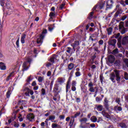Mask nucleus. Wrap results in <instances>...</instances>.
Masks as SVG:
<instances>
[{
	"instance_id": "nucleus-20",
	"label": "nucleus",
	"mask_w": 128,
	"mask_h": 128,
	"mask_svg": "<svg viewBox=\"0 0 128 128\" xmlns=\"http://www.w3.org/2000/svg\"><path fill=\"white\" fill-rule=\"evenodd\" d=\"M74 68V64H72V63H70L68 66V69L70 70H72V68Z\"/></svg>"
},
{
	"instance_id": "nucleus-53",
	"label": "nucleus",
	"mask_w": 128,
	"mask_h": 128,
	"mask_svg": "<svg viewBox=\"0 0 128 128\" xmlns=\"http://www.w3.org/2000/svg\"><path fill=\"white\" fill-rule=\"evenodd\" d=\"M128 16H124L122 18L121 20H126Z\"/></svg>"
},
{
	"instance_id": "nucleus-39",
	"label": "nucleus",
	"mask_w": 128,
	"mask_h": 128,
	"mask_svg": "<svg viewBox=\"0 0 128 128\" xmlns=\"http://www.w3.org/2000/svg\"><path fill=\"white\" fill-rule=\"evenodd\" d=\"M80 112H77L76 113L74 116H72V118H78V116H80Z\"/></svg>"
},
{
	"instance_id": "nucleus-47",
	"label": "nucleus",
	"mask_w": 128,
	"mask_h": 128,
	"mask_svg": "<svg viewBox=\"0 0 128 128\" xmlns=\"http://www.w3.org/2000/svg\"><path fill=\"white\" fill-rule=\"evenodd\" d=\"M76 76H80V73L79 72H77L75 74Z\"/></svg>"
},
{
	"instance_id": "nucleus-64",
	"label": "nucleus",
	"mask_w": 128,
	"mask_h": 128,
	"mask_svg": "<svg viewBox=\"0 0 128 128\" xmlns=\"http://www.w3.org/2000/svg\"><path fill=\"white\" fill-rule=\"evenodd\" d=\"M90 126H91V128H95V126H96V125L94 124H90Z\"/></svg>"
},
{
	"instance_id": "nucleus-27",
	"label": "nucleus",
	"mask_w": 128,
	"mask_h": 128,
	"mask_svg": "<svg viewBox=\"0 0 128 128\" xmlns=\"http://www.w3.org/2000/svg\"><path fill=\"white\" fill-rule=\"evenodd\" d=\"M102 108H104V106H102V105H100L97 107V110H98V112H102Z\"/></svg>"
},
{
	"instance_id": "nucleus-44",
	"label": "nucleus",
	"mask_w": 128,
	"mask_h": 128,
	"mask_svg": "<svg viewBox=\"0 0 128 128\" xmlns=\"http://www.w3.org/2000/svg\"><path fill=\"white\" fill-rule=\"evenodd\" d=\"M76 86V82L72 81V86Z\"/></svg>"
},
{
	"instance_id": "nucleus-56",
	"label": "nucleus",
	"mask_w": 128,
	"mask_h": 128,
	"mask_svg": "<svg viewBox=\"0 0 128 128\" xmlns=\"http://www.w3.org/2000/svg\"><path fill=\"white\" fill-rule=\"evenodd\" d=\"M102 122V118H98V122Z\"/></svg>"
},
{
	"instance_id": "nucleus-36",
	"label": "nucleus",
	"mask_w": 128,
	"mask_h": 128,
	"mask_svg": "<svg viewBox=\"0 0 128 128\" xmlns=\"http://www.w3.org/2000/svg\"><path fill=\"white\" fill-rule=\"evenodd\" d=\"M16 45L17 46L18 48H20V38H18L16 40Z\"/></svg>"
},
{
	"instance_id": "nucleus-1",
	"label": "nucleus",
	"mask_w": 128,
	"mask_h": 128,
	"mask_svg": "<svg viewBox=\"0 0 128 128\" xmlns=\"http://www.w3.org/2000/svg\"><path fill=\"white\" fill-rule=\"evenodd\" d=\"M30 62H32V57H27L26 62H24L22 64V68L24 71L28 70V66H30Z\"/></svg>"
},
{
	"instance_id": "nucleus-42",
	"label": "nucleus",
	"mask_w": 128,
	"mask_h": 128,
	"mask_svg": "<svg viewBox=\"0 0 128 128\" xmlns=\"http://www.w3.org/2000/svg\"><path fill=\"white\" fill-rule=\"evenodd\" d=\"M124 78L126 80H128V73H126V72L124 73Z\"/></svg>"
},
{
	"instance_id": "nucleus-54",
	"label": "nucleus",
	"mask_w": 128,
	"mask_h": 128,
	"mask_svg": "<svg viewBox=\"0 0 128 128\" xmlns=\"http://www.w3.org/2000/svg\"><path fill=\"white\" fill-rule=\"evenodd\" d=\"M0 58H4V54L2 51H0Z\"/></svg>"
},
{
	"instance_id": "nucleus-48",
	"label": "nucleus",
	"mask_w": 128,
	"mask_h": 128,
	"mask_svg": "<svg viewBox=\"0 0 128 128\" xmlns=\"http://www.w3.org/2000/svg\"><path fill=\"white\" fill-rule=\"evenodd\" d=\"M65 6V4H62L60 6V10H62V8H64V6Z\"/></svg>"
},
{
	"instance_id": "nucleus-22",
	"label": "nucleus",
	"mask_w": 128,
	"mask_h": 128,
	"mask_svg": "<svg viewBox=\"0 0 128 128\" xmlns=\"http://www.w3.org/2000/svg\"><path fill=\"white\" fill-rule=\"evenodd\" d=\"M107 32L108 34H112V28H107Z\"/></svg>"
},
{
	"instance_id": "nucleus-41",
	"label": "nucleus",
	"mask_w": 128,
	"mask_h": 128,
	"mask_svg": "<svg viewBox=\"0 0 128 128\" xmlns=\"http://www.w3.org/2000/svg\"><path fill=\"white\" fill-rule=\"evenodd\" d=\"M80 122H88V119L86 118H83L80 120Z\"/></svg>"
},
{
	"instance_id": "nucleus-18",
	"label": "nucleus",
	"mask_w": 128,
	"mask_h": 128,
	"mask_svg": "<svg viewBox=\"0 0 128 128\" xmlns=\"http://www.w3.org/2000/svg\"><path fill=\"white\" fill-rule=\"evenodd\" d=\"M104 106H105V108H108V99H106V98H104Z\"/></svg>"
},
{
	"instance_id": "nucleus-15",
	"label": "nucleus",
	"mask_w": 128,
	"mask_h": 128,
	"mask_svg": "<svg viewBox=\"0 0 128 128\" xmlns=\"http://www.w3.org/2000/svg\"><path fill=\"white\" fill-rule=\"evenodd\" d=\"M110 78L113 82H115L116 81L114 80V78H116V74H114V73H112L110 75Z\"/></svg>"
},
{
	"instance_id": "nucleus-58",
	"label": "nucleus",
	"mask_w": 128,
	"mask_h": 128,
	"mask_svg": "<svg viewBox=\"0 0 128 128\" xmlns=\"http://www.w3.org/2000/svg\"><path fill=\"white\" fill-rule=\"evenodd\" d=\"M14 72H12L9 76H10L12 78L14 76Z\"/></svg>"
},
{
	"instance_id": "nucleus-9",
	"label": "nucleus",
	"mask_w": 128,
	"mask_h": 128,
	"mask_svg": "<svg viewBox=\"0 0 128 128\" xmlns=\"http://www.w3.org/2000/svg\"><path fill=\"white\" fill-rule=\"evenodd\" d=\"M64 82H66V79L64 78L60 77L57 79V82L60 84H62Z\"/></svg>"
},
{
	"instance_id": "nucleus-7",
	"label": "nucleus",
	"mask_w": 128,
	"mask_h": 128,
	"mask_svg": "<svg viewBox=\"0 0 128 128\" xmlns=\"http://www.w3.org/2000/svg\"><path fill=\"white\" fill-rule=\"evenodd\" d=\"M108 60L110 64H114V60H116V58H114V56L110 55L108 56Z\"/></svg>"
},
{
	"instance_id": "nucleus-61",
	"label": "nucleus",
	"mask_w": 128,
	"mask_h": 128,
	"mask_svg": "<svg viewBox=\"0 0 128 128\" xmlns=\"http://www.w3.org/2000/svg\"><path fill=\"white\" fill-rule=\"evenodd\" d=\"M100 80L101 82H102V80H104V78H102V76H100Z\"/></svg>"
},
{
	"instance_id": "nucleus-14",
	"label": "nucleus",
	"mask_w": 128,
	"mask_h": 128,
	"mask_svg": "<svg viewBox=\"0 0 128 128\" xmlns=\"http://www.w3.org/2000/svg\"><path fill=\"white\" fill-rule=\"evenodd\" d=\"M116 40L114 39L110 40L108 42V44H110V46H114L116 45Z\"/></svg>"
},
{
	"instance_id": "nucleus-63",
	"label": "nucleus",
	"mask_w": 128,
	"mask_h": 128,
	"mask_svg": "<svg viewBox=\"0 0 128 128\" xmlns=\"http://www.w3.org/2000/svg\"><path fill=\"white\" fill-rule=\"evenodd\" d=\"M120 98L116 99V102H117V104H120Z\"/></svg>"
},
{
	"instance_id": "nucleus-4",
	"label": "nucleus",
	"mask_w": 128,
	"mask_h": 128,
	"mask_svg": "<svg viewBox=\"0 0 128 128\" xmlns=\"http://www.w3.org/2000/svg\"><path fill=\"white\" fill-rule=\"evenodd\" d=\"M26 116V112L23 111L20 114H19L18 116V118L19 120V122H22L24 120V116Z\"/></svg>"
},
{
	"instance_id": "nucleus-34",
	"label": "nucleus",
	"mask_w": 128,
	"mask_h": 128,
	"mask_svg": "<svg viewBox=\"0 0 128 128\" xmlns=\"http://www.w3.org/2000/svg\"><path fill=\"white\" fill-rule=\"evenodd\" d=\"M92 14H94L93 12L90 13L89 16L88 17V18H89V20H92Z\"/></svg>"
},
{
	"instance_id": "nucleus-49",
	"label": "nucleus",
	"mask_w": 128,
	"mask_h": 128,
	"mask_svg": "<svg viewBox=\"0 0 128 128\" xmlns=\"http://www.w3.org/2000/svg\"><path fill=\"white\" fill-rule=\"evenodd\" d=\"M52 76V72H50V71H48L47 72V76Z\"/></svg>"
},
{
	"instance_id": "nucleus-24",
	"label": "nucleus",
	"mask_w": 128,
	"mask_h": 128,
	"mask_svg": "<svg viewBox=\"0 0 128 128\" xmlns=\"http://www.w3.org/2000/svg\"><path fill=\"white\" fill-rule=\"evenodd\" d=\"M114 110H118L119 112H120L121 110H122V108L120 106H116L114 107Z\"/></svg>"
},
{
	"instance_id": "nucleus-32",
	"label": "nucleus",
	"mask_w": 128,
	"mask_h": 128,
	"mask_svg": "<svg viewBox=\"0 0 128 128\" xmlns=\"http://www.w3.org/2000/svg\"><path fill=\"white\" fill-rule=\"evenodd\" d=\"M113 54H118V49L116 48L113 50L112 52Z\"/></svg>"
},
{
	"instance_id": "nucleus-38",
	"label": "nucleus",
	"mask_w": 128,
	"mask_h": 128,
	"mask_svg": "<svg viewBox=\"0 0 128 128\" xmlns=\"http://www.w3.org/2000/svg\"><path fill=\"white\" fill-rule=\"evenodd\" d=\"M14 128H18L20 126V124L18 122H14Z\"/></svg>"
},
{
	"instance_id": "nucleus-35",
	"label": "nucleus",
	"mask_w": 128,
	"mask_h": 128,
	"mask_svg": "<svg viewBox=\"0 0 128 128\" xmlns=\"http://www.w3.org/2000/svg\"><path fill=\"white\" fill-rule=\"evenodd\" d=\"M52 128H58V124H52Z\"/></svg>"
},
{
	"instance_id": "nucleus-59",
	"label": "nucleus",
	"mask_w": 128,
	"mask_h": 128,
	"mask_svg": "<svg viewBox=\"0 0 128 128\" xmlns=\"http://www.w3.org/2000/svg\"><path fill=\"white\" fill-rule=\"evenodd\" d=\"M96 102H100V98H98V97H96Z\"/></svg>"
},
{
	"instance_id": "nucleus-25",
	"label": "nucleus",
	"mask_w": 128,
	"mask_h": 128,
	"mask_svg": "<svg viewBox=\"0 0 128 128\" xmlns=\"http://www.w3.org/2000/svg\"><path fill=\"white\" fill-rule=\"evenodd\" d=\"M10 94H12V91L10 90V89H8L6 93V96L8 98H10Z\"/></svg>"
},
{
	"instance_id": "nucleus-10",
	"label": "nucleus",
	"mask_w": 128,
	"mask_h": 128,
	"mask_svg": "<svg viewBox=\"0 0 128 128\" xmlns=\"http://www.w3.org/2000/svg\"><path fill=\"white\" fill-rule=\"evenodd\" d=\"M102 114L104 116H105V118H110V115L107 112H106V111L103 110L102 112Z\"/></svg>"
},
{
	"instance_id": "nucleus-30",
	"label": "nucleus",
	"mask_w": 128,
	"mask_h": 128,
	"mask_svg": "<svg viewBox=\"0 0 128 128\" xmlns=\"http://www.w3.org/2000/svg\"><path fill=\"white\" fill-rule=\"evenodd\" d=\"M74 118L72 116L70 123V126H72V124H74Z\"/></svg>"
},
{
	"instance_id": "nucleus-43",
	"label": "nucleus",
	"mask_w": 128,
	"mask_h": 128,
	"mask_svg": "<svg viewBox=\"0 0 128 128\" xmlns=\"http://www.w3.org/2000/svg\"><path fill=\"white\" fill-rule=\"evenodd\" d=\"M120 126H121V128H126L124 123H121L120 124Z\"/></svg>"
},
{
	"instance_id": "nucleus-31",
	"label": "nucleus",
	"mask_w": 128,
	"mask_h": 128,
	"mask_svg": "<svg viewBox=\"0 0 128 128\" xmlns=\"http://www.w3.org/2000/svg\"><path fill=\"white\" fill-rule=\"evenodd\" d=\"M54 90H55V92H57V90H58V84H56L54 85Z\"/></svg>"
},
{
	"instance_id": "nucleus-8",
	"label": "nucleus",
	"mask_w": 128,
	"mask_h": 128,
	"mask_svg": "<svg viewBox=\"0 0 128 128\" xmlns=\"http://www.w3.org/2000/svg\"><path fill=\"white\" fill-rule=\"evenodd\" d=\"M27 118L30 122H32L34 118V114L30 113L27 115Z\"/></svg>"
},
{
	"instance_id": "nucleus-2",
	"label": "nucleus",
	"mask_w": 128,
	"mask_h": 128,
	"mask_svg": "<svg viewBox=\"0 0 128 128\" xmlns=\"http://www.w3.org/2000/svg\"><path fill=\"white\" fill-rule=\"evenodd\" d=\"M46 34H48V30H44L42 34L40 36L39 38L37 40V44H42V40L44 38V36H46Z\"/></svg>"
},
{
	"instance_id": "nucleus-19",
	"label": "nucleus",
	"mask_w": 128,
	"mask_h": 128,
	"mask_svg": "<svg viewBox=\"0 0 128 128\" xmlns=\"http://www.w3.org/2000/svg\"><path fill=\"white\" fill-rule=\"evenodd\" d=\"M120 33H118L114 36L115 38H118V42H120L122 40V37H120Z\"/></svg>"
},
{
	"instance_id": "nucleus-55",
	"label": "nucleus",
	"mask_w": 128,
	"mask_h": 128,
	"mask_svg": "<svg viewBox=\"0 0 128 128\" xmlns=\"http://www.w3.org/2000/svg\"><path fill=\"white\" fill-rule=\"evenodd\" d=\"M50 61L52 62H54V58H50Z\"/></svg>"
},
{
	"instance_id": "nucleus-62",
	"label": "nucleus",
	"mask_w": 128,
	"mask_h": 128,
	"mask_svg": "<svg viewBox=\"0 0 128 128\" xmlns=\"http://www.w3.org/2000/svg\"><path fill=\"white\" fill-rule=\"evenodd\" d=\"M120 4H122V6H126V4L124 3V2H121Z\"/></svg>"
},
{
	"instance_id": "nucleus-37",
	"label": "nucleus",
	"mask_w": 128,
	"mask_h": 128,
	"mask_svg": "<svg viewBox=\"0 0 128 128\" xmlns=\"http://www.w3.org/2000/svg\"><path fill=\"white\" fill-rule=\"evenodd\" d=\"M38 80L40 82H42V80H44V78L42 77V76L38 77Z\"/></svg>"
},
{
	"instance_id": "nucleus-28",
	"label": "nucleus",
	"mask_w": 128,
	"mask_h": 128,
	"mask_svg": "<svg viewBox=\"0 0 128 128\" xmlns=\"http://www.w3.org/2000/svg\"><path fill=\"white\" fill-rule=\"evenodd\" d=\"M114 64H116V66H120V60H116Z\"/></svg>"
},
{
	"instance_id": "nucleus-26",
	"label": "nucleus",
	"mask_w": 128,
	"mask_h": 128,
	"mask_svg": "<svg viewBox=\"0 0 128 128\" xmlns=\"http://www.w3.org/2000/svg\"><path fill=\"white\" fill-rule=\"evenodd\" d=\"M56 120L55 116H49V120H51L52 122H53L52 120Z\"/></svg>"
},
{
	"instance_id": "nucleus-45",
	"label": "nucleus",
	"mask_w": 128,
	"mask_h": 128,
	"mask_svg": "<svg viewBox=\"0 0 128 128\" xmlns=\"http://www.w3.org/2000/svg\"><path fill=\"white\" fill-rule=\"evenodd\" d=\"M72 92H76V86H72Z\"/></svg>"
},
{
	"instance_id": "nucleus-12",
	"label": "nucleus",
	"mask_w": 128,
	"mask_h": 128,
	"mask_svg": "<svg viewBox=\"0 0 128 128\" xmlns=\"http://www.w3.org/2000/svg\"><path fill=\"white\" fill-rule=\"evenodd\" d=\"M26 34H22L21 36V40H20V42L22 44H24V42H26L25 40H26Z\"/></svg>"
},
{
	"instance_id": "nucleus-60",
	"label": "nucleus",
	"mask_w": 128,
	"mask_h": 128,
	"mask_svg": "<svg viewBox=\"0 0 128 128\" xmlns=\"http://www.w3.org/2000/svg\"><path fill=\"white\" fill-rule=\"evenodd\" d=\"M36 82L34 81V82H32V86H36Z\"/></svg>"
},
{
	"instance_id": "nucleus-46",
	"label": "nucleus",
	"mask_w": 128,
	"mask_h": 128,
	"mask_svg": "<svg viewBox=\"0 0 128 128\" xmlns=\"http://www.w3.org/2000/svg\"><path fill=\"white\" fill-rule=\"evenodd\" d=\"M54 16H56V14H54V12H50V17Z\"/></svg>"
},
{
	"instance_id": "nucleus-11",
	"label": "nucleus",
	"mask_w": 128,
	"mask_h": 128,
	"mask_svg": "<svg viewBox=\"0 0 128 128\" xmlns=\"http://www.w3.org/2000/svg\"><path fill=\"white\" fill-rule=\"evenodd\" d=\"M0 70H6V65L4 63L0 62Z\"/></svg>"
},
{
	"instance_id": "nucleus-52",
	"label": "nucleus",
	"mask_w": 128,
	"mask_h": 128,
	"mask_svg": "<svg viewBox=\"0 0 128 128\" xmlns=\"http://www.w3.org/2000/svg\"><path fill=\"white\" fill-rule=\"evenodd\" d=\"M42 94H43V96L46 94V91L44 90V89L42 88Z\"/></svg>"
},
{
	"instance_id": "nucleus-33",
	"label": "nucleus",
	"mask_w": 128,
	"mask_h": 128,
	"mask_svg": "<svg viewBox=\"0 0 128 128\" xmlns=\"http://www.w3.org/2000/svg\"><path fill=\"white\" fill-rule=\"evenodd\" d=\"M89 92H94V87L89 88Z\"/></svg>"
},
{
	"instance_id": "nucleus-57",
	"label": "nucleus",
	"mask_w": 128,
	"mask_h": 128,
	"mask_svg": "<svg viewBox=\"0 0 128 128\" xmlns=\"http://www.w3.org/2000/svg\"><path fill=\"white\" fill-rule=\"evenodd\" d=\"M98 44H104V41L102 40H100L98 42Z\"/></svg>"
},
{
	"instance_id": "nucleus-40",
	"label": "nucleus",
	"mask_w": 128,
	"mask_h": 128,
	"mask_svg": "<svg viewBox=\"0 0 128 128\" xmlns=\"http://www.w3.org/2000/svg\"><path fill=\"white\" fill-rule=\"evenodd\" d=\"M88 88H93L94 84H92V82H90L88 84Z\"/></svg>"
},
{
	"instance_id": "nucleus-51",
	"label": "nucleus",
	"mask_w": 128,
	"mask_h": 128,
	"mask_svg": "<svg viewBox=\"0 0 128 128\" xmlns=\"http://www.w3.org/2000/svg\"><path fill=\"white\" fill-rule=\"evenodd\" d=\"M59 118H60V120H64V116L62 115V116H59Z\"/></svg>"
},
{
	"instance_id": "nucleus-17",
	"label": "nucleus",
	"mask_w": 128,
	"mask_h": 128,
	"mask_svg": "<svg viewBox=\"0 0 128 128\" xmlns=\"http://www.w3.org/2000/svg\"><path fill=\"white\" fill-rule=\"evenodd\" d=\"M27 102L26 100H19L18 102V106H24V104H26Z\"/></svg>"
},
{
	"instance_id": "nucleus-21",
	"label": "nucleus",
	"mask_w": 128,
	"mask_h": 128,
	"mask_svg": "<svg viewBox=\"0 0 128 128\" xmlns=\"http://www.w3.org/2000/svg\"><path fill=\"white\" fill-rule=\"evenodd\" d=\"M90 120L92 121V122H96L98 121V118L95 116H92L90 118Z\"/></svg>"
},
{
	"instance_id": "nucleus-3",
	"label": "nucleus",
	"mask_w": 128,
	"mask_h": 128,
	"mask_svg": "<svg viewBox=\"0 0 128 128\" xmlns=\"http://www.w3.org/2000/svg\"><path fill=\"white\" fill-rule=\"evenodd\" d=\"M112 0H107L104 2V4H106L107 8H112Z\"/></svg>"
},
{
	"instance_id": "nucleus-29",
	"label": "nucleus",
	"mask_w": 128,
	"mask_h": 128,
	"mask_svg": "<svg viewBox=\"0 0 128 128\" xmlns=\"http://www.w3.org/2000/svg\"><path fill=\"white\" fill-rule=\"evenodd\" d=\"M120 30H122L124 28V22H120L119 24Z\"/></svg>"
},
{
	"instance_id": "nucleus-5",
	"label": "nucleus",
	"mask_w": 128,
	"mask_h": 128,
	"mask_svg": "<svg viewBox=\"0 0 128 128\" xmlns=\"http://www.w3.org/2000/svg\"><path fill=\"white\" fill-rule=\"evenodd\" d=\"M6 6L8 10H14V6H12V2L8 1L6 4Z\"/></svg>"
},
{
	"instance_id": "nucleus-50",
	"label": "nucleus",
	"mask_w": 128,
	"mask_h": 128,
	"mask_svg": "<svg viewBox=\"0 0 128 128\" xmlns=\"http://www.w3.org/2000/svg\"><path fill=\"white\" fill-rule=\"evenodd\" d=\"M25 94L26 96H30V92H28V90H26Z\"/></svg>"
},
{
	"instance_id": "nucleus-23",
	"label": "nucleus",
	"mask_w": 128,
	"mask_h": 128,
	"mask_svg": "<svg viewBox=\"0 0 128 128\" xmlns=\"http://www.w3.org/2000/svg\"><path fill=\"white\" fill-rule=\"evenodd\" d=\"M70 88V82H68L66 86V92H68V90Z\"/></svg>"
},
{
	"instance_id": "nucleus-16",
	"label": "nucleus",
	"mask_w": 128,
	"mask_h": 128,
	"mask_svg": "<svg viewBox=\"0 0 128 128\" xmlns=\"http://www.w3.org/2000/svg\"><path fill=\"white\" fill-rule=\"evenodd\" d=\"M24 92L28 90V92H29V94H31V96H32V94H34V91L30 90V88H28L24 87Z\"/></svg>"
},
{
	"instance_id": "nucleus-6",
	"label": "nucleus",
	"mask_w": 128,
	"mask_h": 128,
	"mask_svg": "<svg viewBox=\"0 0 128 128\" xmlns=\"http://www.w3.org/2000/svg\"><path fill=\"white\" fill-rule=\"evenodd\" d=\"M116 76V80H117L118 83V82H120V72H118V70H115L114 71Z\"/></svg>"
},
{
	"instance_id": "nucleus-13",
	"label": "nucleus",
	"mask_w": 128,
	"mask_h": 128,
	"mask_svg": "<svg viewBox=\"0 0 128 128\" xmlns=\"http://www.w3.org/2000/svg\"><path fill=\"white\" fill-rule=\"evenodd\" d=\"M128 44V36L124 37L122 40V44Z\"/></svg>"
}]
</instances>
